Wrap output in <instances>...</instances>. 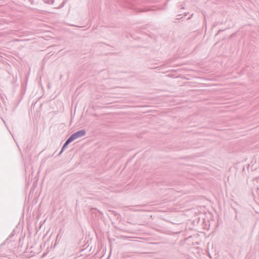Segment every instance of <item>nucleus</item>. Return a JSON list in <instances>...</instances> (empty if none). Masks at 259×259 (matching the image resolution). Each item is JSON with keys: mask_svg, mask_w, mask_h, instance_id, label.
<instances>
[{"mask_svg": "<svg viewBox=\"0 0 259 259\" xmlns=\"http://www.w3.org/2000/svg\"><path fill=\"white\" fill-rule=\"evenodd\" d=\"M85 134V132L84 130L79 131L73 134L71 137L66 141L63 146V148L66 147L69 143L74 141L76 139L81 137Z\"/></svg>", "mask_w": 259, "mask_h": 259, "instance_id": "nucleus-1", "label": "nucleus"}]
</instances>
